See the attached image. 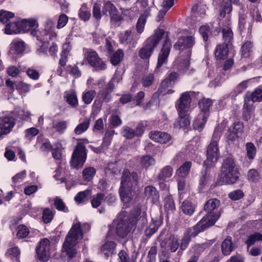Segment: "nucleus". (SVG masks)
Returning a JSON list of instances; mask_svg holds the SVG:
<instances>
[{"instance_id":"obj_64","label":"nucleus","mask_w":262,"mask_h":262,"mask_svg":"<svg viewBox=\"0 0 262 262\" xmlns=\"http://www.w3.org/2000/svg\"><path fill=\"white\" fill-rule=\"evenodd\" d=\"M53 217L52 210L49 208H45L42 213V220L45 223L48 224L51 222Z\"/></svg>"},{"instance_id":"obj_26","label":"nucleus","mask_w":262,"mask_h":262,"mask_svg":"<svg viewBox=\"0 0 262 262\" xmlns=\"http://www.w3.org/2000/svg\"><path fill=\"white\" fill-rule=\"evenodd\" d=\"M235 249L234 245L232 242V237L227 236L222 242L221 250L224 255H229Z\"/></svg>"},{"instance_id":"obj_29","label":"nucleus","mask_w":262,"mask_h":262,"mask_svg":"<svg viewBox=\"0 0 262 262\" xmlns=\"http://www.w3.org/2000/svg\"><path fill=\"white\" fill-rule=\"evenodd\" d=\"M10 51L14 53L18 54L25 51V43L20 39L13 40L10 45Z\"/></svg>"},{"instance_id":"obj_59","label":"nucleus","mask_w":262,"mask_h":262,"mask_svg":"<svg viewBox=\"0 0 262 262\" xmlns=\"http://www.w3.org/2000/svg\"><path fill=\"white\" fill-rule=\"evenodd\" d=\"M199 32L202 36L204 41H207L211 34V29L208 25H203L199 29Z\"/></svg>"},{"instance_id":"obj_62","label":"nucleus","mask_w":262,"mask_h":262,"mask_svg":"<svg viewBox=\"0 0 262 262\" xmlns=\"http://www.w3.org/2000/svg\"><path fill=\"white\" fill-rule=\"evenodd\" d=\"M104 197L105 195L102 193H98L94 196L91 200V204L93 207L97 208L99 207L104 200Z\"/></svg>"},{"instance_id":"obj_17","label":"nucleus","mask_w":262,"mask_h":262,"mask_svg":"<svg viewBox=\"0 0 262 262\" xmlns=\"http://www.w3.org/2000/svg\"><path fill=\"white\" fill-rule=\"evenodd\" d=\"M36 250L40 260L43 261L47 260L49 255L50 241L47 238L42 239Z\"/></svg>"},{"instance_id":"obj_41","label":"nucleus","mask_w":262,"mask_h":262,"mask_svg":"<svg viewBox=\"0 0 262 262\" xmlns=\"http://www.w3.org/2000/svg\"><path fill=\"white\" fill-rule=\"evenodd\" d=\"M178 188L179 191V200L181 201L184 199V195L187 191V186L185 180L182 178L177 179Z\"/></svg>"},{"instance_id":"obj_54","label":"nucleus","mask_w":262,"mask_h":262,"mask_svg":"<svg viewBox=\"0 0 262 262\" xmlns=\"http://www.w3.org/2000/svg\"><path fill=\"white\" fill-rule=\"evenodd\" d=\"M122 135L127 139H132L136 137L135 129L128 126H123L121 130Z\"/></svg>"},{"instance_id":"obj_22","label":"nucleus","mask_w":262,"mask_h":262,"mask_svg":"<svg viewBox=\"0 0 262 262\" xmlns=\"http://www.w3.org/2000/svg\"><path fill=\"white\" fill-rule=\"evenodd\" d=\"M20 33L28 32L31 30V28L38 26L37 21L34 18L24 19L21 21H18Z\"/></svg>"},{"instance_id":"obj_11","label":"nucleus","mask_w":262,"mask_h":262,"mask_svg":"<svg viewBox=\"0 0 262 262\" xmlns=\"http://www.w3.org/2000/svg\"><path fill=\"white\" fill-rule=\"evenodd\" d=\"M86 152L85 146L78 143L73 152L70 161L71 166L75 169L81 168L86 160Z\"/></svg>"},{"instance_id":"obj_42","label":"nucleus","mask_w":262,"mask_h":262,"mask_svg":"<svg viewBox=\"0 0 262 262\" xmlns=\"http://www.w3.org/2000/svg\"><path fill=\"white\" fill-rule=\"evenodd\" d=\"M96 173V169L93 167H88L85 168L82 171V177L86 181L92 180Z\"/></svg>"},{"instance_id":"obj_37","label":"nucleus","mask_w":262,"mask_h":262,"mask_svg":"<svg viewBox=\"0 0 262 262\" xmlns=\"http://www.w3.org/2000/svg\"><path fill=\"white\" fill-rule=\"evenodd\" d=\"M162 222L160 220H152L149 227L145 230V235L150 237L158 230Z\"/></svg>"},{"instance_id":"obj_21","label":"nucleus","mask_w":262,"mask_h":262,"mask_svg":"<svg viewBox=\"0 0 262 262\" xmlns=\"http://www.w3.org/2000/svg\"><path fill=\"white\" fill-rule=\"evenodd\" d=\"M8 247L5 255L16 262H20L19 260L20 251L19 248L15 246V243L13 241L9 242Z\"/></svg>"},{"instance_id":"obj_55","label":"nucleus","mask_w":262,"mask_h":262,"mask_svg":"<svg viewBox=\"0 0 262 262\" xmlns=\"http://www.w3.org/2000/svg\"><path fill=\"white\" fill-rule=\"evenodd\" d=\"M155 77L153 74L148 73L144 75L141 79V84L144 88L151 86L154 81Z\"/></svg>"},{"instance_id":"obj_6","label":"nucleus","mask_w":262,"mask_h":262,"mask_svg":"<svg viewBox=\"0 0 262 262\" xmlns=\"http://www.w3.org/2000/svg\"><path fill=\"white\" fill-rule=\"evenodd\" d=\"M164 35V31L163 29H159L155 30L154 34L147 39L144 46L139 51V56L140 58L148 60L154 49L163 38Z\"/></svg>"},{"instance_id":"obj_53","label":"nucleus","mask_w":262,"mask_h":262,"mask_svg":"<svg viewBox=\"0 0 262 262\" xmlns=\"http://www.w3.org/2000/svg\"><path fill=\"white\" fill-rule=\"evenodd\" d=\"M124 53L121 49L118 50L111 57V61L112 64L116 66L123 59Z\"/></svg>"},{"instance_id":"obj_24","label":"nucleus","mask_w":262,"mask_h":262,"mask_svg":"<svg viewBox=\"0 0 262 262\" xmlns=\"http://www.w3.org/2000/svg\"><path fill=\"white\" fill-rule=\"evenodd\" d=\"M244 100L246 102H260L262 101V90L260 89H256L254 92H247L245 94Z\"/></svg>"},{"instance_id":"obj_25","label":"nucleus","mask_w":262,"mask_h":262,"mask_svg":"<svg viewBox=\"0 0 262 262\" xmlns=\"http://www.w3.org/2000/svg\"><path fill=\"white\" fill-rule=\"evenodd\" d=\"M145 196L152 203H157L159 199V192L157 189L152 186H147L144 189Z\"/></svg>"},{"instance_id":"obj_8","label":"nucleus","mask_w":262,"mask_h":262,"mask_svg":"<svg viewBox=\"0 0 262 262\" xmlns=\"http://www.w3.org/2000/svg\"><path fill=\"white\" fill-rule=\"evenodd\" d=\"M43 27L41 31L36 29L31 30V34L39 41L50 40L57 36V33L55 31V23L52 19L47 18L44 23Z\"/></svg>"},{"instance_id":"obj_7","label":"nucleus","mask_w":262,"mask_h":262,"mask_svg":"<svg viewBox=\"0 0 262 262\" xmlns=\"http://www.w3.org/2000/svg\"><path fill=\"white\" fill-rule=\"evenodd\" d=\"M210 215H205L195 226L186 229L184 233L190 238L197 236L200 232L204 231L209 227L214 225L220 218L219 214H215L209 219Z\"/></svg>"},{"instance_id":"obj_60","label":"nucleus","mask_w":262,"mask_h":262,"mask_svg":"<svg viewBox=\"0 0 262 262\" xmlns=\"http://www.w3.org/2000/svg\"><path fill=\"white\" fill-rule=\"evenodd\" d=\"M103 9L105 14L108 12L110 15L115 14L117 12L115 6L110 1L104 3Z\"/></svg>"},{"instance_id":"obj_30","label":"nucleus","mask_w":262,"mask_h":262,"mask_svg":"<svg viewBox=\"0 0 262 262\" xmlns=\"http://www.w3.org/2000/svg\"><path fill=\"white\" fill-rule=\"evenodd\" d=\"M195 209V205L189 200L184 201L181 204V209L185 215H191L194 213Z\"/></svg>"},{"instance_id":"obj_3","label":"nucleus","mask_w":262,"mask_h":262,"mask_svg":"<svg viewBox=\"0 0 262 262\" xmlns=\"http://www.w3.org/2000/svg\"><path fill=\"white\" fill-rule=\"evenodd\" d=\"M239 174L234 160L231 158H226L222 166L220 183L221 185L234 184L238 180Z\"/></svg>"},{"instance_id":"obj_43","label":"nucleus","mask_w":262,"mask_h":262,"mask_svg":"<svg viewBox=\"0 0 262 262\" xmlns=\"http://www.w3.org/2000/svg\"><path fill=\"white\" fill-rule=\"evenodd\" d=\"M92 14L93 17L97 20L99 21L102 16L105 14L103 10L101 11V4L95 3L93 4Z\"/></svg>"},{"instance_id":"obj_58","label":"nucleus","mask_w":262,"mask_h":262,"mask_svg":"<svg viewBox=\"0 0 262 262\" xmlns=\"http://www.w3.org/2000/svg\"><path fill=\"white\" fill-rule=\"evenodd\" d=\"M247 178L249 182H256L259 180L260 174L256 169H250L247 172Z\"/></svg>"},{"instance_id":"obj_47","label":"nucleus","mask_w":262,"mask_h":262,"mask_svg":"<svg viewBox=\"0 0 262 262\" xmlns=\"http://www.w3.org/2000/svg\"><path fill=\"white\" fill-rule=\"evenodd\" d=\"M249 80H245L238 84L236 87L232 91L230 94L232 98H235L238 94L241 93L248 86Z\"/></svg>"},{"instance_id":"obj_45","label":"nucleus","mask_w":262,"mask_h":262,"mask_svg":"<svg viewBox=\"0 0 262 262\" xmlns=\"http://www.w3.org/2000/svg\"><path fill=\"white\" fill-rule=\"evenodd\" d=\"M91 194V190L86 189L84 191L78 192L75 196L74 199L76 202L81 203L87 201Z\"/></svg>"},{"instance_id":"obj_28","label":"nucleus","mask_w":262,"mask_h":262,"mask_svg":"<svg viewBox=\"0 0 262 262\" xmlns=\"http://www.w3.org/2000/svg\"><path fill=\"white\" fill-rule=\"evenodd\" d=\"M64 99L71 107H76L78 105V98L76 92L73 91H66L64 93Z\"/></svg>"},{"instance_id":"obj_10","label":"nucleus","mask_w":262,"mask_h":262,"mask_svg":"<svg viewBox=\"0 0 262 262\" xmlns=\"http://www.w3.org/2000/svg\"><path fill=\"white\" fill-rule=\"evenodd\" d=\"M124 211L126 212L125 210ZM123 212L124 211L122 210L118 216V219L115 221L116 222V233L121 237H125L130 231L134 225V223L125 214H124Z\"/></svg>"},{"instance_id":"obj_39","label":"nucleus","mask_w":262,"mask_h":262,"mask_svg":"<svg viewBox=\"0 0 262 262\" xmlns=\"http://www.w3.org/2000/svg\"><path fill=\"white\" fill-rule=\"evenodd\" d=\"M155 164L154 158L149 155L143 156L140 160V165L143 168L147 169Z\"/></svg>"},{"instance_id":"obj_20","label":"nucleus","mask_w":262,"mask_h":262,"mask_svg":"<svg viewBox=\"0 0 262 262\" xmlns=\"http://www.w3.org/2000/svg\"><path fill=\"white\" fill-rule=\"evenodd\" d=\"M246 154L245 157L244 164L246 166H249L252 162L256 154V149L253 143L248 142L245 145Z\"/></svg>"},{"instance_id":"obj_36","label":"nucleus","mask_w":262,"mask_h":262,"mask_svg":"<svg viewBox=\"0 0 262 262\" xmlns=\"http://www.w3.org/2000/svg\"><path fill=\"white\" fill-rule=\"evenodd\" d=\"M228 46L224 43L216 47L214 55L217 59H224L226 57L228 52Z\"/></svg>"},{"instance_id":"obj_38","label":"nucleus","mask_w":262,"mask_h":262,"mask_svg":"<svg viewBox=\"0 0 262 262\" xmlns=\"http://www.w3.org/2000/svg\"><path fill=\"white\" fill-rule=\"evenodd\" d=\"M173 173V168L169 165L163 167L159 173L157 178L158 180L165 181L167 179L170 178Z\"/></svg>"},{"instance_id":"obj_2","label":"nucleus","mask_w":262,"mask_h":262,"mask_svg":"<svg viewBox=\"0 0 262 262\" xmlns=\"http://www.w3.org/2000/svg\"><path fill=\"white\" fill-rule=\"evenodd\" d=\"M82 237L80 223L74 224L67 235L62 245L63 251L66 252V254L69 258H72L76 255V250L74 247L77 244L78 240L81 239Z\"/></svg>"},{"instance_id":"obj_52","label":"nucleus","mask_w":262,"mask_h":262,"mask_svg":"<svg viewBox=\"0 0 262 262\" xmlns=\"http://www.w3.org/2000/svg\"><path fill=\"white\" fill-rule=\"evenodd\" d=\"M257 241H262V233L256 232L249 235L246 242L247 245L248 249Z\"/></svg>"},{"instance_id":"obj_5","label":"nucleus","mask_w":262,"mask_h":262,"mask_svg":"<svg viewBox=\"0 0 262 262\" xmlns=\"http://www.w3.org/2000/svg\"><path fill=\"white\" fill-rule=\"evenodd\" d=\"M212 105V101L209 98H203L199 102L200 113L193 123L194 129L201 132L207 121L210 114V109Z\"/></svg>"},{"instance_id":"obj_34","label":"nucleus","mask_w":262,"mask_h":262,"mask_svg":"<svg viewBox=\"0 0 262 262\" xmlns=\"http://www.w3.org/2000/svg\"><path fill=\"white\" fill-rule=\"evenodd\" d=\"M91 122V119L90 118H85L82 122L79 123L74 129V133L79 135L83 133L86 132L89 127Z\"/></svg>"},{"instance_id":"obj_16","label":"nucleus","mask_w":262,"mask_h":262,"mask_svg":"<svg viewBox=\"0 0 262 262\" xmlns=\"http://www.w3.org/2000/svg\"><path fill=\"white\" fill-rule=\"evenodd\" d=\"M191 98L188 92L183 93L178 100L176 108L178 114H182L183 112H189L190 106Z\"/></svg>"},{"instance_id":"obj_33","label":"nucleus","mask_w":262,"mask_h":262,"mask_svg":"<svg viewBox=\"0 0 262 262\" xmlns=\"http://www.w3.org/2000/svg\"><path fill=\"white\" fill-rule=\"evenodd\" d=\"M149 15V9H146L139 18L137 24L136 29L139 33H141L144 29V26L146 21V18Z\"/></svg>"},{"instance_id":"obj_46","label":"nucleus","mask_w":262,"mask_h":262,"mask_svg":"<svg viewBox=\"0 0 262 262\" xmlns=\"http://www.w3.org/2000/svg\"><path fill=\"white\" fill-rule=\"evenodd\" d=\"M18 21L9 23L6 25L5 33L7 34H12L20 33Z\"/></svg>"},{"instance_id":"obj_44","label":"nucleus","mask_w":262,"mask_h":262,"mask_svg":"<svg viewBox=\"0 0 262 262\" xmlns=\"http://www.w3.org/2000/svg\"><path fill=\"white\" fill-rule=\"evenodd\" d=\"M207 247L208 244L207 243L194 244L191 246L190 251L194 253L193 256H197L198 258V256L203 252Z\"/></svg>"},{"instance_id":"obj_51","label":"nucleus","mask_w":262,"mask_h":262,"mask_svg":"<svg viewBox=\"0 0 262 262\" xmlns=\"http://www.w3.org/2000/svg\"><path fill=\"white\" fill-rule=\"evenodd\" d=\"M164 208L169 213L175 210V205L171 195H167L164 199Z\"/></svg>"},{"instance_id":"obj_27","label":"nucleus","mask_w":262,"mask_h":262,"mask_svg":"<svg viewBox=\"0 0 262 262\" xmlns=\"http://www.w3.org/2000/svg\"><path fill=\"white\" fill-rule=\"evenodd\" d=\"M219 206L220 201L216 199H211L208 201L204 206V210L208 212L206 215L209 214L210 215L209 219H211L212 216L215 214H219L220 216V214L219 213H215L213 214L211 213L212 211Z\"/></svg>"},{"instance_id":"obj_1","label":"nucleus","mask_w":262,"mask_h":262,"mask_svg":"<svg viewBox=\"0 0 262 262\" xmlns=\"http://www.w3.org/2000/svg\"><path fill=\"white\" fill-rule=\"evenodd\" d=\"M138 180V177L136 172H130L127 169L123 170L119 189L120 195L123 204V209L134 205L135 198L132 189L137 185Z\"/></svg>"},{"instance_id":"obj_61","label":"nucleus","mask_w":262,"mask_h":262,"mask_svg":"<svg viewBox=\"0 0 262 262\" xmlns=\"http://www.w3.org/2000/svg\"><path fill=\"white\" fill-rule=\"evenodd\" d=\"M54 204L56 208L60 211L68 212L69 211L68 207H66L63 201L59 197L56 196L54 199Z\"/></svg>"},{"instance_id":"obj_4","label":"nucleus","mask_w":262,"mask_h":262,"mask_svg":"<svg viewBox=\"0 0 262 262\" xmlns=\"http://www.w3.org/2000/svg\"><path fill=\"white\" fill-rule=\"evenodd\" d=\"M221 131L217 127L215 128L212 135L210 144L207 147V159L204 162L206 168L215 165L220 156L218 142L220 140Z\"/></svg>"},{"instance_id":"obj_32","label":"nucleus","mask_w":262,"mask_h":262,"mask_svg":"<svg viewBox=\"0 0 262 262\" xmlns=\"http://www.w3.org/2000/svg\"><path fill=\"white\" fill-rule=\"evenodd\" d=\"M116 244L114 242H107L101 247V252L106 258L112 255L115 250Z\"/></svg>"},{"instance_id":"obj_9","label":"nucleus","mask_w":262,"mask_h":262,"mask_svg":"<svg viewBox=\"0 0 262 262\" xmlns=\"http://www.w3.org/2000/svg\"><path fill=\"white\" fill-rule=\"evenodd\" d=\"M168 232L166 229H163L161 231L159 237L160 246L166 251L174 253L179 247V241L178 237L171 233L166 238H162V237L167 234Z\"/></svg>"},{"instance_id":"obj_19","label":"nucleus","mask_w":262,"mask_h":262,"mask_svg":"<svg viewBox=\"0 0 262 262\" xmlns=\"http://www.w3.org/2000/svg\"><path fill=\"white\" fill-rule=\"evenodd\" d=\"M149 137L151 140L161 144H166L171 139L169 134L159 131H151Z\"/></svg>"},{"instance_id":"obj_57","label":"nucleus","mask_w":262,"mask_h":262,"mask_svg":"<svg viewBox=\"0 0 262 262\" xmlns=\"http://www.w3.org/2000/svg\"><path fill=\"white\" fill-rule=\"evenodd\" d=\"M78 15L81 20L86 21L91 17V14L90 11L88 10L85 5H83L80 9Z\"/></svg>"},{"instance_id":"obj_50","label":"nucleus","mask_w":262,"mask_h":262,"mask_svg":"<svg viewBox=\"0 0 262 262\" xmlns=\"http://www.w3.org/2000/svg\"><path fill=\"white\" fill-rule=\"evenodd\" d=\"M182 114H178L179 117V126L180 127H187L190 123L189 112H183Z\"/></svg>"},{"instance_id":"obj_63","label":"nucleus","mask_w":262,"mask_h":262,"mask_svg":"<svg viewBox=\"0 0 262 262\" xmlns=\"http://www.w3.org/2000/svg\"><path fill=\"white\" fill-rule=\"evenodd\" d=\"M252 104L246 102L244 100L243 106V118L245 120L248 121L251 118V109Z\"/></svg>"},{"instance_id":"obj_13","label":"nucleus","mask_w":262,"mask_h":262,"mask_svg":"<svg viewBox=\"0 0 262 262\" xmlns=\"http://www.w3.org/2000/svg\"><path fill=\"white\" fill-rule=\"evenodd\" d=\"M84 52L85 58H86L89 63L96 70L102 71L105 69V63L99 57L96 51L92 49H85Z\"/></svg>"},{"instance_id":"obj_49","label":"nucleus","mask_w":262,"mask_h":262,"mask_svg":"<svg viewBox=\"0 0 262 262\" xmlns=\"http://www.w3.org/2000/svg\"><path fill=\"white\" fill-rule=\"evenodd\" d=\"M96 95V92L95 90H91L84 91L82 93V99L86 104H89L91 103L93 99Z\"/></svg>"},{"instance_id":"obj_18","label":"nucleus","mask_w":262,"mask_h":262,"mask_svg":"<svg viewBox=\"0 0 262 262\" xmlns=\"http://www.w3.org/2000/svg\"><path fill=\"white\" fill-rule=\"evenodd\" d=\"M170 42L168 38H166L162 49L159 54L158 60L156 68H159L161 66L166 63L167 57L170 51Z\"/></svg>"},{"instance_id":"obj_15","label":"nucleus","mask_w":262,"mask_h":262,"mask_svg":"<svg viewBox=\"0 0 262 262\" xmlns=\"http://www.w3.org/2000/svg\"><path fill=\"white\" fill-rule=\"evenodd\" d=\"M190 57H187L186 55L184 56L179 55L175 61V66L180 72L188 74L193 72L194 70L193 68H189V60Z\"/></svg>"},{"instance_id":"obj_14","label":"nucleus","mask_w":262,"mask_h":262,"mask_svg":"<svg viewBox=\"0 0 262 262\" xmlns=\"http://www.w3.org/2000/svg\"><path fill=\"white\" fill-rule=\"evenodd\" d=\"M15 125L14 119L11 115H7L0 118V139L3 135L9 134Z\"/></svg>"},{"instance_id":"obj_56","label":"nucleus","mask_w":262,"mask_h":262,"mask_svg":"<svg viewBox=\"0 0 262 262\" xmlns=\"http://www.w3.org/2000/svg\"><path fill=\"white\" fill-rule=\"evenodd\" d=\"M222 33L223 39L225 41L224 44L228 45L233 40V33L231 28L228 27L224 28Z\"/></svg>"},{"instance_id":"obj_23","label":"nucleus","mask_w":262,"mask_h":262,"mask_svg":"<svg viewBox=\"0 0 262 262\" xmlns=\"http://www.w3.org/2000/svg\"><path fill=\"white\" fill-rule=\"evenodd\" d=\"M114 88L111 83H108L106 87L102 90H100L97 95V98L102 102L107 103L110 101L112 98L111 93Z\"/></svg>"},{"instance_id":"obj_35","label":"nucleus","mask_w":262,"mask_h":262,"mask_svg":"<svg viewBox=\"0 0 262 262\" xmlns=\"http://www.w3.org/2000/svg\"><path fill=\"white\" fill-rule=\"evenodd\" d=\"M192 163L191 162H185L177 170L176 173L179 178H184L186 177L188 174L190 169L191 167Z\"/></svg>"},{"instance_id":"obj_12","label":"nucleus","mask_w":262,"mask_h":262,"mask_svg":"<svg viewBox=\"0 0 262 262\" xmlns=\"http://www.w3.org/2000/svg\"><path fill=\"white\" fill-rule=\"evenodd\" d=\"M194 44V38L191 36L180 37L174 45V49L179 50V55L190 57L191 48Z\"/></svg>"},{"instance_id":"obj_31","label":"nucleus","mask_w":262,"mask_h":262,"mask_svg":"<svg viewBox=\"0 0 262 262\" xmlns=\"http://www.w3.org/2000/svg\"><path fill=\"white\" fill-rule=\"evenodd\" d=\"M134 34L131 30H126L120 33V41L122 43L129 44L134 46L135 41L134 40Z\"/></svg>"},{"instance_id":"obj_48","label":"nucleus","mask_w":262,"mask_h":262,"mask_svg":"<svg viewBox=\"0 0 262 262\" xmlns=\"http://www.w3.org/2000/svg\"><path fill=\"white\" fill-rule=\"evenodd\" d=\"M190 241L191 238L184 232L183 235L180 240V243L179 242L180 249L178 253L181 254L184 251L186 250Z\"/></svg>"},{"instance_id":"obj_40","label":"nucleus","mask_w":262,"mask_h":262,"mask_svg":"<svg viewBox=\"0 0 262 262\" xmlns=\"http://www.w3.org/2000/svg\"><path fill=\"white\" fill-rule=\"evenodd\" d=\"M253 43L251 41H247L242 46L241 54L244 58L249 57L252 53Z\"/></svg>"}]
</instances>
